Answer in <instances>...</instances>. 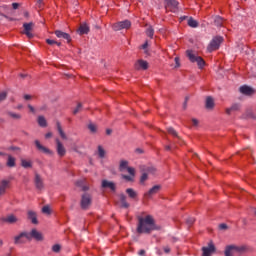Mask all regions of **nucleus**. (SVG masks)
<instances>
[{"label": "nucleus", "instance_id": "nucleus-1", "mask_svg": "<svg viewBox=\"0 0 256 256\" xmlns=\"http://www.w3.org/2000/svg\"><path fill=\"white\" fill-rule=\"evenodd\" d=\"M138 224L136 231L139 234H146L149 235L152 231H155L157 229V226L155 225V218L153 216L143 212L142 214L137 216Z\"/></svg>", "mask_w": 256, "mask_h": 256}, {"label": "nucleus", "instance_id": "nucleus-2", "mask_svg": "<svg viewBox=\"0 0 256 256\" xmlns=\"http://www.w3.org/2000/svg\"><path fill=\"white\" fill-rule=\"evenodd\" d=\"M31 239H35L36 241H43V234L37 231V229H33L31 233H22L19 236L15 237V244L19 245L21 243H27V241H31Z\"/></svg>", "mask_w": 256, "mask_h": 256}, {"label": "nucleus", "instance_id": "nucleus-3", "mask_svg": "<svg viewBox=\"0 0 256 256\" xmlns=\"http://www.w3.org/2000/svg\"><path fill=\"white\" fill-rule=\"evenodd\" d=\"M120 171H125L127 170V172L129 173L128 175H123V179H125L126 181H133V179L135 178V168L133 167H129V162L122 160L120 162V167H119Z\"/></svg>", "mask_w": 256, "mask_h": 256}, {"label": "nucleus", "instance_id": "nucleus-4", "mask_svg": "<svg viewBox=\"0 0 256 256\" xmlns=\"http://www.w3.org/2000/svg\"><path fill=\"white\" fill-rule=\"evenodd\" d=\"M221 43H223V37L222 36H216L214 37L208 47H207V51L209 53H213V51H217V49H219V47H221Z\"/></svg>", "mask_w": 256, "mask_h": 256}, {"label": "nucleus", "instance_id": "nucleus-5", "mask_svg": "<svg viewBox=\"0 0 256 256\" xmlns=\"http://www.w3.org/2000/svg\"><path fill=\"white\" fill-rule=\"evenodd\" d=\"M186 53L191 63H197L199 69H203V67H205V60H203L201 56H195L192 50H188Z\"/></svg>", "mask_w": 256, "mask_h": 256}, {"label": "nucleus", "instance_id": "nucleus-6", "mask_svg": "<svg viewBox=\"0 0 256 256\" xmlns=\"http://www.w3.org/2000/svg\"><path fill=\"white\" fill-rule=\"evenodd\" d=\"M164 5L167 12L177 13L179 11V2L177 0H165Z\"/></svg>", "mask_w": 256, "mask_h": 256}, {"label": "nucleus", "instance_id": "nucleus-7", "mask_svg": "<svg viewBox=\"0 0 256 256\" xmlns=\"http://www.w3.org/2000/svg\"><path fill=\"white\" fill-rule=\"evenodd\" d=\"M130 28H131V21L129 20L117 22L112 25L113 31H121L122 29H130Z\"/></svg>", "mask_w": 256, "mask_h": 256}, {"label": "nucleus", "instance_id": "nucleus-8", "mask_svg": "<svg viewBox=\"0 0 256 256\" xmlns=\"http://www.w3.org/2000/svg\"><path fill=\"white\" fill-rule=\"evenodd\" d=\"M216 251L217 248L215 247V244H213V242H209L208 246L202 247V256H212Z\"/></svg>", "mask_w": 256, "mask_h": 256}, {"label": "nucleus", "instance_id": "nucleus-9", "mask_svg": "<svg viewBox=\"0 0 256 256\" xmlns=\"http://www.w3.org/2000/svg\"><path fill=\"white\" fill-rule=\"evenodd\" d=\"M23 27H24V31H23L24 35L27 36L28 39H33V27H34L33 22L24 23Z\"/></svg>", "mask_w": 256, "mask_h": 256}, {"label": "nucleus", "instance_id": "nucleus-10", "mask_svg": "<svg viewBox=\"0 0 256 256\" xmlns=\"http://www.w3.org/2000/svg\"><path fill=\"white\" fill-rule=\"evenodd\" d=\"M243 251V247H237L234 245L227 246L225 249V256H233L235 253H241Z\"/></svg>", "mask_w": 256, "mask_h": 256}, {"label": "nucleus", "instance_id": "nucleus-11", "mask_svg": "<svg viewBox=\"0 0 256 256\" xmlns=\"http://www.w3.org/2000/svg\"><path fill=\"white\" fill-rule=\"evenodd\" d=\"M155 171H157L155 169V167H148L146 169V172L142 174L141 178H140V183L143 185V183L146 182V180L148 179V175H153L155 173Z\"/></svg>", "mask_w": 256, "mask_h": 256}, {"label": "nucleus", "instance_id": "nucleus-12", "mask_svg": "<svg viewBox=\"0 0 256 256\" xmlns=\"http://www.w3.org/2000/svg\"><path fill=\"white\" fill-rule=\"evenodd\" d=\"M90 205H91V196L89 194H84L81 200L82 209H89Z\"/></svg>", "mask_w": 256, "mask_h": 256}, {"label": "nucleus", "instance_id": "nucleus-13", "mask_svg": "<svg viewBox=\"0 0 256 256\" xmlns=\"http://www.w3.org/2000/svg\"><path fill=\"white\" fill-rule=\"evenodd\" d=\"M54 33L56 37H58V39H65L67 43H71V35H69L68 33L60 30H56Z\"/></svg>", "mask_w": 256, "mask_h": 256}, {"label": "nucleus", "instance_id": "nucleus-14", "mask_svg": "<svg viewBox=\"0 0 256 256\" xmlns=\"http://www.w3.org/2000/svg\"><path fill=\"white\" fill-rule=\"evenodd\" d=\"M10 187L9 180H2L0 182V195H5L7 189Z\"/></svg>", "mask_w": 256, "mask_h": 256}, {"label": "nucleus", "instance_id": "nucleus-15", "mask_svg": "<svg viewBox=\"0 0 256 256\" xmlns=\"http://www.w3.org/2000/svg\"><path fill=\"white\" fill-rule=\"evenodd\" d=\"M56 144H57V153L60 157H64L66 151H65V147L63 146V144L61 143V141L59 139H56Z\"/></svg>", "mask_w": 256, "mask_h": 256}, {"label": "nucleus", "instance_id": "nucleus-16", "mask_svg": "<svg viewBox=\"0 0 256 256\" xmlns=\"http://www.w3.org/2000/svg\"><path fill=\"white\" fill-rule=\"evenodd\" d=\"M149 67V64L147 63V61L145 60H138L136 63H135V69H148Z\"/></svg>", "mask_w": 256, "mask_h": 256}, {"label": "nucleus", "instance_id": "nucleus-17", "mask_svg": "<svg viewBox=\"0 0 256 256\" xmlns=\"http://www.w3.org/2000/svg\"><path fill=\"white\" fill-rule=\"evenodd\" d=\"M240 93H242L243 95H253V93H255V90H253V88L249 86L244 85L240 87Z\"/></svg>", "mask_w": 256, "mask_h": 256}, {"label": "nucleus", "instance_id": "nucleus-18", "mask_svg": "<svg viewBox=\"0 0 256 256\" xmlns=\"http://www.w3.org/2000/svg\"><path fill=\"white\" fill-rule=\"evenodd\" d=\"M102 187L104 188V189H111V191H115V183H113V182H109V181H107V180H103L102 181Z\"/></svg>", "mask_w": 256, "mask_h": 256}, {"label": "nucleus", "instance_id": "nucleus-19", "mask_svg": "<svg viewBox=\"0 0 256 256\" xmlns=\"http://www.w3.org/2000/svg\"><path fill=\"white\" fill-rule=\"evenodd\" d=\"M161 187L159 185H156L152 187L146 194L145 197H151V195H155L156 193H159V190Z\"/></svg>", "mask_w": 256, "mask_h": 256}, {"label": "nucleus", "instance_id": "nucleus-20", "mask_svg": "<svg viewBox=\"0 0 256 256\" xmlns=\"http://www.w3.org/2000/svg\"><path fill=\"white\" fill-rule=\"evenodd\" d=\"M35 145L39 151H42L43 153H51V150L41 145V142H39V140L35 141Z\"/></svg>", "mask_w": 256, "mask_h": 256}, {"label": "nucleus", "instance_id": "nucleus-21", "mask_svg": "<svg viewBox=\"0 0 256 256\" xmlns=\"http://www.w3.org/2000/svg\"><path fill=\"white\" fill-rule=\"evenodd\" d=\"M119 199H120V206L123 207L124 209H127L129 207V203H127V197L121 194L119 196Z\"/></svg>", "mask_w": 256, "mask_h": 256}, {"label": "nucleus", "instance_id": "nucleus-22", "mask_svg": "<svg viewBox=\"0 0 256 256\" xmlns=\"http://www.w3.org/2000/svg\"><path fill=\"white\" fill-rule=\"evenodd\" d=\"M28 219L31 220V222L34 225H37L38 221H37V214L33 211H28Z\"/></svg>", "mask_w": 256, "mask_h": 256}, {"label": "nucleus", "instance_id": "nucleus-23", "mask_svg": "<svg viewBox=\"0 0 256 256\" xmlns=\"http://www.w3.org/2000/svg\"><path fill=\"white\" fill-rule=\"evenodd\" d=\"M78 31L80 35H87V33H89V26H87V24H82L80 25Z\"/></svg>", "mask_w": 256, "mask_h": 256}, {"label": "nucleus", "instance_id": "nucleus-24", "mask_svg": "<svg viewBox=\"0 0 256 256\" xmlns=\"http://www.w3.org/2000/svg\"><path fill=\"white\" fill-rule=\"evenodd\" d=\"M215 107V101L211 98V96H208L206 98V109H213Z\"/></svg>", "mask_w": 256, "mask_h": 256}, {"label": "nucleus", "instance_id": "nucleus-25", "mask_svg": "<svg viewBox=\"0 0 256 256\" xmlns=\"http://www.w3.org/2000/svg\"><path fill=\"white\" fill-rule=\"evenodd\" d=\"M35 185L37 189H43V180H41V177L39 174L35 175Z\"/></svg>", "mask_w": 256, "mask_h": 256}, {"label": "nucleus", "instance_id": "nucleus-26", "mask_svg": "<svg viewBox=\"0 0 256 256\" xmlns=\"http://www.w3.org/2000/svg\"><path fill=\"white\" fill-rule=\"evenodd\" d=\"M188 26L195 29V28L199 27V22H197V20L193 19V17H190L188 19Z\"/></svg>", "mask_w": 256, "mask_h": 256}, {"label": "nucleus", "instance_id": "nucleus-27", "mask_svg": "<svg viewBox=\"0 0 256 256\" xmlns=\"http://www.w3.org/2000/svg\"><path fill=\"white\" fill-rule=\"evenodd\" d=\"M5 223H17V217L15 215H9L3 219Z\"/></svg>", "mask_w": 256, "mask_h": 256}, {"label": "nucleus", "instance_id": "nucleus-28", "mask_svg": "<svg viewBox=\"0 0 256 256\" xmlns=\"http://www.w3.org/2000/svg\"><path fill=\"white\" fill-rule=\"evenodd\" d=\"M57 130L62 139H67V135L63 131V128L61 127V123L57 122Z\"/></svg>", "mask_w": 256, "mask_h": 256}, {"label": "nucleus", "instance_id": "nucleus-29", "mask_svg": "<svg viewBox=\"0 0 256 256\" xmlns=\"http://www.w3.org/2000/svg\"><path fill=\"white\" fill-rule=\"evenodd\" d=\"M126 193L130 197V199H135V197H137V192H135V190H133L132 188H128L126 190Z\"/></svg>", "mask_w": 256, "mask_h": 256}, {"label": "nucleus", "instance_id": "nucleus-30", "mask_svg": "<svg viewBox=\"0 0 256 256\" xmlns=\"http://www.w3.org/2000/svg\"><path fill=\"white\" fill-rule=\"evenodd\" d=\"M21 165L24 167V169H29V167H32L31 161L26 159L21 160Z\"/></svg>", "mask_w": 256, "mask_h": 256}, {"label": "nucleus", "instance_id": "nucleus-31", "mask_svg": "<svg viewBox=\"0 0 256 256\" xmlns=\"http://www.w3.org/2000/svg\"><path fill=\"white\" fill-rule=\"evenodd\" d=\"M38 124L40 125V127H47V120H45V117L39 116Z\"/></svg>", "mask_w": 256, "mask_h": 256}, {"label": "nucleus", "instance_id": "nucleus-32", "mask_svg": "<svg viewBox=\"0 0 256 256\" xmlns=\"http://www.w3.org/2000/svg\"><path fill=\"white\" fill-rule=\"evenodd\" d=\"M146 35L150 37V39H153V35H155V30H153V27H148L146 30Z\"/></svg>", "mask_w": 256, "mask_h": 256}, {"label": "nucleus", "instance_id": "nucleus-33", "mask_svg": "<svg viewBox=\"0 0 256 256\" xmlns=\"http://www.w3.org/2000/svg\"><path fill=\"white\" fill-rule=\"evenodd\" d=\"M7 167H15V159L12 156H8Z\"/></svg>", "mask_w": 256, "mask_h": 256}, {"label": "nucleus", "instance_id": "nucleus-34", "mask_svg": "<svg viewBox=\"0 0 256 256\" xmlns=\"http://www.w3.org/2000/svg\"><path fill=\"white\" fill-rule=\"evenodd\" d=\"M46 43H47L48 45H58V47H61V43H60V42H57V41H55V40L47 39V40H46Z\"/></svg>", "mask_w": 256, "mask_h": 256}, {"label": "nucleus", "instance_id": "nucleus-35", "mask_svg": "<svg viewBox=\"0 0 256 256\" xmlns=\"http://www.w3.org/2000/svg\"><path fill=\"white\" fill-rule=\"evenodd\" d=\"M98 154H99V157H101V159L105 157V149H103L102 146H98Z\"/></svg>", "mask_w": 256, "mask_h": 256}, {"label": "nucleus", "instance_id": "nucleus-36", "mask_svg": "<svg viewBox=\"0 0 256 256\" xmlns=\"http://www.w3.org/2000/svg\"><path fill=\"white\" fill-rule=\"evenodd\" d=\"M215 23L216 25H218V27H221L223 25V19L221 18V16L216 17Z\"/></svg>", "mask_w": 256, "mask_h": 256}, {"label": "nucleus", "instance_id": "nucleus-37", "mask_svg": "<svg viewBox=\"0 0 256 256\" xmlns=\"http://www.w3.org/2000/svg\"><path fill=\"white\" fill-rule=\"evenodd\" d=\"M42 213H45L46 215H51V208L49 206H44L42 208Z\"/></svg>", "mask_w": 256, "mask_h": 256}, {"label": "nucleus", "instance_id": "nucleus-38", "mask_svg": "<svg viewBox=\"0 0 256 256\" xmlns=\"http://www.w3.org/2000/svg\"><path fill=\"white\" fill-rule=\"evenodd\" d=\"M88 129H90L91 133H95L97 131V126L95 124H89Z\"/></svg>", "mask_w": 256, "mask_h": 256}, {"label": "nucleus", "instance_id": "nucleus-39", "mask_svg": "<svg viewBox=\"0 0 256 256\" xmlns=\"http://www.w3.org/2000/svg\"><path fill=\"white\" fill-rule=\"evenodd\" d=\"M52 251H54V253H59V251H61V246L59 244H55L52 247Z\"/></svg>", "mask_w": 256, "mask_h": 256}, {"label": "nucleus", "instance_id": "nucleus-40", "mask_svg": "<svg viewBox=\"0 0 256 256\" xmlns=\"http://www.w3.org/2000/svg\"><path fill=\"white\" fill-rule=\"evenodd\" d=\"M168 133L173 137H177V132L173 128H168Z\"/></svg>", "mask_w": 256, "mask_h": 256}, {"label": "nucleus", "instance_id": "nucleus-41", "mask_svg": "<svg viewBox=\"0 0 256 256\" xmlns=\"http://www.w3.org/2000/svg\"><path fill=\"white\" fill-rule=\"evenodd\" d=\"M7 99V92H0V101H4Z\"/></svg>", "mask_w": 256, "mask_h": 256}, {"label": "nucleus", "instance_id": "nucleus-42", "mask_svg": "<svg viewBox=\"0 0 256 256\" xmlns=\"http://www.w3.org/2000/svg\"><path fill=\"white\" fill-rule=\"evenodd\" d=\"M81 111V104H78L76 109H74L73 113L74 115H77V113H79Z\"/></svg>", "mask_w": 256, "mask_h": 256}, {"label": "nucleus", "instance_id": "nucleus-43", "mask_svg": "<svg viewBox=\"0 0 256 256\" xmlns=\"http://www.w3.org/2000/svg\"><path fill=\"white\" fill-rule=\"evenodd\" d=\"M233 110H235V106H233V107H231V108H227V109H226V113H227L228 115H231V111H233Z\"/></svg>", "mask_w": 256, "mask_h": 256}, {"label": "nucleus", "instance_id": "nucleus-44", "mask_svg": "<svg viewBox=\"0 0 256 256\" xmlns=\"http://www.w3.org/2000/svg\"><path fill=\"white\" fill-rule=\"evenodd\" d=\"M24 99H25L26 101H29V99H33V96H31V95H29V94H26V95H24Z\"/></svg>", "mask_w": 256, "mask_h": 256}, {"label": "nucleus", "instance_id": "nucleus-45", "mask_svg": "<svg viewBox=\"0 0 256 256\" xmlns=\"http://www.w3.org/2000/svg\"><path fill=\"white\" fill-rule=\"evenodd\" d=\"M192 123L195 127L199 125V121L197 119H192Z\"/></svg>", "mask_w": 256, "mask_h": 256}, {"label": "nucleus", "instance_id": "nucleus-46", "mask_svg": "<svg viewBox=\"0 0 256 256\" xmlns=\"http://www.w3.org/2000/svg\"><path fill=\"white\" fill-rule=\"evenodd\" d=\"M219 229H221V230L227 229V224H220Z\"/></svg>", "mask_w": 256, "mask_h": 256}, {"label": "nucleus", "instance_id": "nucleus-47", "mask_svg": "<svg viewBox=\"0 0 256 256\" xmlns=\"http://www.w3.org/2000/svg\"><path fill=\"white\" fill-rule=\"evenodd\" d=\"M28 109L30 110L31 113H35V108L31 105H28Z\"/></svg>", "mask_w": 256, "mask_h": 256}, {"label": "nucleus", "instance_id": "nucleus-48", "mask_svg": "<svg viewBox=\"0 0 256 256\" xmlns=\"http://www.w3.org/2000/svg\"><path fill=\"white\" fill-rule=\"evenodd\" d=\"M50 137H53V133L48 132V133L45 135V138H46V139H50Z\"/></svg>", "mask_w": 256, "mask_h": 256}, {"label": "nucleus", "instance_id": "nucleus-49", "mask_svg": "<svg viewBox=\"0 0 256 256\" xmlns=\"http://www.w3.org/2000/svg\"><path fill=\"white\" fill-rule=\"evenodd\" d=\"M12 7L13 9H19V3H13Z\"/></svg>", "mask_w": 256, "mask_h": 256}, {"label": "nucleus", "instance_id": "nucleus-50", "mask_svg": "<svg viewBox=\"0 0 256 256\" xmlns=\"http://www.w3.org/2000/svg\"><path fill=\"white\" fill-rule=\"evenodd\" d=\"M147 47H149V43L146 41V42L142 45V49H147Z\"/></svg>", "mask_w": 256, "mask_h": 256}, {"label": "nucleus", "instance_id": "nucleus-51", "mask_svg": "<svg viewBox=\"0 0 256 256\" xmlns=\"http://www.w3.org/2000/svg\"><path fill=\"white\" fill-rule=\"evenodd\" d=\"M164 253H171V248L165 247L164 248Z\"/></svg>", "mask_w": 256, "mask_h": 256}, {"label": "nucleus", "instance_id": "nucleus-52", "mask_svg": "<svg viewBox=\"0 0 256 256\" xmlns=\"http://www.w3.org/2000/svg\"><path fill=\"white\" fill-rule=\"evenodd\" d=\"M11 115V117H13V119H19V114H10Z\"/></svg>", "mask_w": 256, "mask_h": 256}, {"label": "nucleus", "instance_id": "nucleus-53", "mask_svg": "<svg viewBox=\"0 0 256 256\" xmlns=\"http://www.w3.org/2000/svg\"><path fill=\"white\" fill-rule=\"evenodd\" d=\"M138 255H141V256L145 255V250H140V251L138 252Z\"/></svg>", "mask_w": 256, "mask_h": 256}, {"label": "nucleus", "instance_id": "nucleus-54", "mask_svg": "<svg viewBox=\"0 0 256 256\" xmlns=\"http://www.w3.org/2000/svg\"><path fill=\"white\" fill-rule=\"evenodd\" d=\"M175 63L177 65V67H179V58L178 57L175 58Z\"/></svg>", "mask_w": 256, "mask_h": 256}, {"label": "nucleus", "instance_id": "nucleus-55", "mask_svg": "<svg viewBox=\"0 0 256 256\" xmlns=\"http://www.w3.org/2000/svg\"><path fill=\"white\" fill-rule=\"evenodd\" d=\"M107 135H111V129L106 130Z\"/></svg>", "mask_w": 256, "mask_h": 256}, {"label": "nucleus", "instance_id": "nucleus-56", "mask_svg": "<svg viewBox=\"0 0 256 256\" xmlns=\"http://www.w3.org/2000/svg\"><path fill=\"white\" fill-rule=\"evenodd\" d=\"M87 189H89V187H84V188H83V191H87Z\"/></svg>", "mask_w": 256, "mask_h": 256}, {"label": "nucleus", "instance_id": "nucleus-57", "mask_svg": "<svg viewBox=\"0 0 256 256\" xmlns=\"http://www.w3.org/2000/svg\"><path fill=\"white\" fill-rule=\"evenodd\" d=\"M0 245H3V241H0Z\"/></svg>", "mask_w": 256, "mask_h": 256}, {"label": "nucleus", "instance_id": "nucleus-58", "mask_svg": "<svg viewBox=\"0 0 256 256\" xmlns=\"http://www.w3.org/2000/svg\"><path fill=\"white\" fill-rule=\"evenodd\" d=\"M0 155H3V153H2V152H0Z\"/></svg>", "mask_w": 256, "mask_h": 256}]
</instances>
